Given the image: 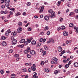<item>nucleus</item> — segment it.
<instances>
[{
	"instance_id": "1",
	"label": "nucleus",
	"mask_w": 78,
	"mask_h": 78,
	"mask_svg": "<svg viewBox=\"0 0 78 78\" xmlns=\"http://www.w3.org/2000/svg\"><path fill=\"white\" fill-rule=\"evenodd\" d=\"M22 28L21 27H19L17 29V32L18 33H20L22 32Z\"/></svg>"
},
{
	"instance_id": "2",
	"label": "nucleus",
	"mask_w": 78,
	"mask_h": 78,
	"mask_svg": "<svg viewBox=\"0 0 78 78\" xmlns=\"http://www.w3.org/2000/svg\"><path fill=\"white\" fill-rule=\"evenodd\" d=\"M17 44V40H13L12 42V45H16Z\"/></svg>"
},
{
	"instance_id": "3",
	"label": "nucleus",
	"mask_w": 78,
	"mask_h": 78,
	"mask_svg": "<svg viewBox=\"0 0 78 78\" xmlns=\"http://www.w3.org/2000/svg\"><path fill=\"white\" fill-rule=\"evenodd\" d=\"M55 12H53L51 13V19H53L54 17H55Z\"/></svg>"
},
{
	"instance_id": "4",
	"label": "nucleus",
	"mask_w": 78,
	"mask_h": 78,
	"mask_svg": "<svg viewBox=\"0 0 78 78\" xmlns=\"http://www.w3.org/2000/svg\"><path fill=\"white\" fill-rule=\"evenodd\" d=\"M7 43L5 41H3L2 43V45H3V46H6V45H7Z\"/></svg>"
},
{
	"instance_id": "5",
	"label": "nucleus",
	"mask_w": 78,
	"mask_h": 78,
	"mask_svg": "<svg viewBox=\"0 0 78 78\" xmlns=\"http://www.w3.org/2000/svg\"><path fill=\"white\" fill-rule=\"evenodd\" d=\"M68 34H69L67 32L64 31L63 32V35L65 36H68Z\"/></svg>"
},
{
	"instance_id": "6",
	"label": "nucleus",
	"mask_w": 78,
	"mask_h": 78,
	"mask_svg": "<svg viewBox=\"0 0 78 78\" xmlns=\"http://www.w3.org/2000/svg\"><path fill=\"white\" fill-rule=\"evenodd\" d=\"M62 50V48L60 46H59L58 48V51H59V52H61Z\"/></svg>"
},
{
	"instance_id": "7",
	"label": "nucleus",
	"mask_w": 78,
	"mask_h": 78,
	"mask_svg": "<svg viewBox=\"0 0 78 78\" xmlns=\"http://www.w3.org/2000/svg\"><path fill=\"white\" fill-rule=\"evenodd\" d=\"M43 41V42H45V41H46V39H43V38H41L40 40V42H42Z\"/></svg>"
},
{
	"instance_id": "8",
	"label": "nucleus",
	"mask_w": 78,
	"mask_h": 78,
	"mask_svg": "<svg viewBox=\"0 0 78 78\" xmlns=\"http://www.w3.org/2000/svg\"><path fill=\"white\" fill-rule=\"evenodd\" d=\"M44 18L45 20H46L47 21L49 20V17H48V16L47 15L45 16L44 17Z\"/></svg>"
},
{
	"instance_id": "9",
	"label": "nucleus",
	"mask_w": 78,
	"mask_h": 78,
	"mask_svg": "<svg viewBox=\"0 0 78 78\" xmlns=\"http://www.w3.org/2000/svg\"><path fill=\"white\" fill-rule=\"evenodd\" d=\"M10 3L9 2H5V5L6 7H9V6Z\"/></svg>"
},
{
	"instance_id": "10",
	"label": "nucleus",
	"mask_w": 78,
	"mask_h": 78,
	"mask_svg": "<svg viewBox=\"0 0 78 78\" xmlns=\"http://www.w3.org/2000/svg\"><path fill=\"white\" fill-rule=\"evenodd\" d=\"M20 15H21V13H20V12H17L15 14V16L16 17L18 16H20Z\"/></svg>"
},
{
	"instance_id": "11",
	"label": "nucleus",
	"mask_w": 78,
	"mask_h": 78,
	"mask_svg": "<svg viewBox=\"0 0 78 78\" xmlns=\"http://www.w3.org/2000/svg\"><path fill=\"white\" fill-rule=\"evenodd\" d=\"M52 61H58V58L56 57H53L52 58Z\"/></svg>"
},
{
	"instance_id": "12",
	"label": "nucleus",
	"mask_w": 78,
	"mask_h": 78,
	"mask_svg": "<svg viewBox=\"0 0 78 78\" xmlns=\"http://www.w3.org/2000/svg\"><path fill=\"white\" fill-rule=\"evenodd\" d=\"M36 41L34 40H33L32 41L31 44L32 45H34L36 44Z\"/></svg>"
},
{
	"instance_id": "13",
	"label": "nucleus",
	"mask_w": 78,
	"mask_h": 78,
	"mask_svg": "<svg viewBox=\"0 0 78 78\" xmlns=\"http://www.w3.org/2000/svg\"><path fill=\"white\" fill-rule=\"evenodd\" d=\"M25 42V39H21L20 41V43H23Z\"/></svg>"
},
{
	"instance_id": "14",
	"label": "nucleus",
	"mask_w": 78,
	"mask_h": 78,
	"mask_svg": "<svg viewBox=\"0 0 78 78\" xmlns=\"http://www.w3.org/2000/svg\"><path fill=\"white\" fill-rule=\"evenodd\" d=\"M30 53L31 55H34V54H35V51H34L32 50L30 51Z\"/></svg>"
},
{
	"instance_id": "15",
	"label": "nucleus",
	"mask_w": 78,
	"mask_h": 78,
	"mask_svg": "<svg viewBox=\"0 0 78 78\" xmlns=\"http://www.w3.org/2000/svg\"><path fill=\"white\" fill-rule=\"evenodd\" d=\"M74 66L76 67L78 66V63L77 62H75L74 64Z\"/></svg>"
},
{
	"instance_id": "16",
	"label": "nucleus",
	"mask_w": 78,
	"mask_h": 78,
	"mask_svg": "<svg viewBox=\"0 0 78 78\" xmlns=\"http://www.w3.org/2000/svg\"><path fill=\"white\" fill-rule=\"evenodd\" d=\"M44 71L46 72H48L49 70H48V69L47 68H45L44 69Z\"/></svg>"
},
{
	"instance_id": "17",
	"label": "nucleus",
	"mask_w": 78,
	"mask_h": 78,
	"mask_svg": "<svg viewBox=\"0 0 78 78\" xmlns=\"http://www.w3.org/2000/svg\"><path fill=\"white\" fill-rule=\"evenodd\" d=\"M11 77L12 78H14L16 77V75L14 74H12L11 75Z\"/></svg>"
},
{
	"instance_id": "18",
	"label": "nucleus",
	"mask_w": 78,
	"mask_h": 78,
	"mask_svg": "<svg viewBox=\"0 0 78 78\" xmlns=\"http://www.w3.org/2000/svg\"><path fill=\"white\" fill-rule=\"evenodd\" d=\"M21 71H22V72H27V69H26V68L22 69L21 70Z\"/></svg>"
},
{
	"instance_id": "19",
	"label": "nucleus",
	"mask_w": 78,
	"mask_h": 78,
	"mask_svg": "<svg viewBox=\"0 0 78 78\" xmlns=\"http://www.w3.org/2000/svg\"><path fill=\"white\" fill-rule=\"evenodd\" d=\"M69 27H74V25L72 23H70L69 25Z\"/></svg>"
},
{
	"instance_id": "20",
	"label": "nucleus",
	"mask_w": 78,
	"mask_h": 78,
	"mask_svg": "<svg viewBox=\"0 0 78 78\" xmlns=\"http://www.w3.org/2000/svg\"><path fill=\"white\" fill-rule=\"evenodd\" d=\"M22 25V23L20 21L18 23V25L20 27H21Z\"/></svg>"
},
{
	"instance_id": "21",
	"label": "nucleus",
	"mask_w": 78,
	"mask_h": 78,
	"mask_svg": "<svg viewBox=\"0 0 78 78\" xmlns=\"http://www.w3.org/2000/svg\"><path fill=\"white\" fill-rule=\"evenodd\" d=\"M69 67V65H68V64H66L65 65L64 67L65 69H67V68H68Z\"/></svg>"
},
{
	"instance_id": "22",
	"label": "nucleus",
	"mask_w": 78,
	"mask_h": 78,
	"mask_svg": "<svg viewBox=\"0 0 78 78\" xmlns=\"http://www.w3.org/2000/svg\"><path fill=\"white\" fill-rule=\"evenodd\" d=\"M31 68L32 69L33 71H35V70H36V68H35V67H33V66H32L31 67Z\"/></svg>"
},
{
	"instance_id": "23",
	"label": "nucleus",
	"mask_w": 78,
	"mask_h": 78,
	"mask_svg": "<svg viewBox=\"0 0 78 78\" xmlns=\"http://www.w3.org/2000/svg\"><path fill=\"white\" fill-rule=\"evenodd\" d=\"M13 34L14 36H15L17 34V32H16V31H14V32H13Z\"/></svg>"
},
{
	"instance_id": "24",
	"label": "nucleus",
	"mask_w": 78,
	"mask_h": 78,
	"mask_svg": "<svg viewBox=\"0 0 78 78\" xmlns=\"http://www.w3.org/2000/svg\"><path fill=\"white\" fill-rule=\"evenodd\" d=\"M65 28L66 27L64 26H62L61 27V30H64Z\"/></svg>"
},
{
	"instance_id": "25",
	"label": "nucleus",
	"mask_w": 78,
	"mask_h": 78,
	"mask_svg": "<svg viewBox=\"0 0 78 78\" xmlns=\"http://www.w3.org/2000/svg\"><path fill=\"white\" fill-rule=\"evenodd\" d=\"M60 4H61V1H59L57 3V6H59V5H60Z\"/></svg>"
},
{
	"instance_id": "26",
	"label": "nucleus",
	"mask_w": 78,
	"mask_h": 78,
	"mask_svg": "<svg viewBox=\"0 0 78 78\" xmlns=\"http://www.w3.org/2000/svg\"><path fill=\"white\" fill-rule=\"evenodd\" d=\"M46 53H47L46 51H43L42 53V55H43V56H44V55H46Z\"/></svg>"
},
{
	"instance_id": "27",
	"label": "nucleus",
	"mask_w": 78,
	"mask_h": 78,
	"mask_svg": "<svg viewBox=\"0 0 78 78\" xmlns=\"http://www.w3.org/2000/svg\"><path fill=\"white\" fill-rule=\"evenodd\" d=\"M1 39L2 40H5V39H6V37L4 36H2L1 37Z\"/></svg>"
},
{
	"instance_id": "28",
	"label": "nucleus",
	"mask_w": 78,
	"mask_h": 78,
	"mask_svg": "<svg viewBox=\"0 0 78 78\" xmlns=\"http://www.w3.org/2000/svg\"><path fill=\"white\" fill-rule=\"evenodd\" d=\"M30 52L29 51H28V50L26 49L25 51V54H27V53H28V52Z\"/></svg>"
},
{
	"instance_id": "29",
	"label": "nucleus",
	"mask_w": 78,
	"mask_h": 78,
	"mask_svg": "<svg viewBox=\"0 0 78 78\" xmlns=\"http://www.w3.org/2000/svg\"><path fill=\"white\" fill-rule=\"evenodd\" d=\"M27 5L28 6H30V5H31V3L30 2H28L27 3Z\"/></svg>"
},
{
	"instance_id": "30",
	"label": "nucleus",
	"mask_w": 78,
	"mask_h": 78,
	"mask_svg": "<svg viewBox=\"0 0 78 78\" xmlns=\"http://www.w3.org/2000/svg\"><path fill=\"white\" fill-rule=\"evenodd\" d=\"M37 47H40V46H41V43H37Z\"/></svg>"
},
{
	"instance_id": "31",
	"label": "nucleus",
	"mask_w": 78,
	"mask_h": 78,
	"mask_svg": "<svg viewBox=\"0 0 78 78\" xmlns=\"http://www.w3.org/2000/svg\"><path fill=\"white\" fill-rule=\"evenodd\" d=\"M58 71L56 70L54 72V74H55V75H57L58 74Z\"/></svg>"
},
{
	"instance_id": "32",
	"label": "nucleus",
	"mask_w": 78,
	"mask_h": 78,
	"mask_svg": "<svg viewBox=\"0 0 78 78\" xmlns=\"http://www.w3.org/2000/svg\"><path fill=\"white\" fill-rule=\"evenodd\" d=\"M27 29L29 31H31V30H32V29L31 27H28Z\"/></svg>"
},
{
	"instance_id": "33",
	"label": "nucleus",
	"mask_w": 78,
	"mask_h": 78,
	"mask_svg": "<svg viewBox=\"0 0 78 78\" xmlns=\"http://www.w3.org/2000/svg\"><path fill=\"white\" fill-rule=\"evenodd\" d=\"M53 11L52 9H50L49 11H48V12L49 13H52L53 12Z\"/></svg>"
},
{
	"instance_id": "34",
	"label": "nucleus",
	"mask_w": 78,
	"mask_h": 78,
	"mask_svg": "<svg viewBox=\"0 0 78 78\" xmlns=\"http://www.w3.org/2000/svg\"><path fill=\"white\" fill-rule=\"evenodd\" d=\"M5 36H8V35L9 34V33L8 32V31H7L6 32L5 34Z\"/></svg>"
},
{
	"instance_id": "35",
	"label": "nucleus",
	"mask_w": 78,
	"mask_h": 78,
	"mask_svg": "<svg viewBox=\"0 0 78 78\" xmlns=\"http://www.w3.org/2000/svg\"><path fill=\"white\" fill-rule=\"evenodd\" d=\"M24 46V45L23 44H22L18 46L19 47H21V48H23Z\"/></svg>"
},
{
	"instance_id": "36",
	"label": "nucleus",
	"mask_w": 78,
	"mask_h": 78,
	"mask_svg": "<svg viewBox=\"0 0 78 78\" xmlns=\"http://www.w3.org/2000/svg\"><path fill=\"white\" fill-rule=\"evenodd\" d=\"M74 14V13H73V12H71L70 13V14H69V16H72V15H73Z\"/></svg>"
},
{
	"instance_id": "37",
	"label": "nucleus",
	"mask_w": 78,
	"mask_h": 78,
	"mask_svg": "<svg viewBox=\"0 0 78 78\" xmlns=\"http://www.w3.org/2000/svg\"><path fill=\"white\" fill-rule=\"evenodd\" d=\"M24 44L25 45H28V42H27V41H25L24 42Z\"/></svg>"
},
{
	"instance_id": "38",
	"label": "nucleus",
	"mask_w": 78,
	"mask_h": 78,
	"mask_svg": "<svg viewBox=\"0 0 78 78\" xmlns=\"http://www.w3.org/2000/svg\"><path fill=\"white\" fill-rule=\"evenodd\" d=\"M41 66H44V61H42L41 63Z\"/></svg>"
},
{
	"instance_id": "39",
	"label": "nucleus",
	"mask_w": 78,
	"mask_h": 78,
	"mask_svg": "<svg viewBox=\"0 0 78 78\" xmlns=\"http://www.w3.org/2000/svg\"><path fill=\"white\" fill-rule=\"evenodd\" d=\"M15 56L16 57V58H18V57L19 56V55L18 54H16L15 55Z\"/></svg>"
},
{
	"instance_id": "40",
	"label": "nucleus",
	"mask_w": 78,
	"mask_h": 78,
	"mask_svg": "<svg viewBox=\"0 0 78 78\" xmlns=\"http://www.w3.org/2000/svg\"><path fill=\"white\" fill-rule=\"evenodd\" d=\"M63 20V19L62 18H60V22H62Z\"/></svg>"
},
{
	"instance_id": "41",
	"label": "nucleus",
	"mask_w": 78,
	"mask_h": 78,
	"mask_svg": "<svg viewBox=\"0 0 78 78\" xmlns=\"http://www.w3.org/2000/svg\"><path fill=\"white\" fill-rule=\"evenodd\" d=\"M50 40H51V42H52L53 43H54L55 42V41H54V40H53V39L50 38Z\"/></svg>"
},
{
	"instance_id": "42",
	"label": "nucleus",
	"mask_w": 78,
	"mask_h": 78,
	"mask_svg": "<svg viewBox=\"0 0 78 78\" xmlns=\"http://www.w3.org/2000/svg\"><path fill=\"white\" fill-rule=\"evenodd\" d=\"M13 50L12 49H10L9 51V52L10 53H11L12 52Z\"/></svg>"
},
{
	"instance_id": "43",
	"label": "nucleus",
	"mask_w": 78,
	"mask_h": 78,
	"mask_svg": "<svg viewBox=\"0 0 78 78\" xmlns=\"http://www.w3.org/2000/svg\"><path fill=\"white\" fill-rule=\"evenodd\" d=\"M0 73H1L2 74H3V73H4L3 70H2H2L0 71Z\"/></svg>"
},
{
	"instance_id": "44",
	"label": "nucleus",
	"mask_w": 78,
	"mask_h": 78,
	"mask_svg": "<svg viewBox=\"0 0 78 78\" xmlns=\"http://www.w3.org/2000/svg\"><path fill=\"white\" fill-rule=\"evenodd\" d=\"M27 50L28 51L30 52V51H31V49H30V48L28 47L27 48Z\"/></svg>"
},
{
	"instance_id": "45",
	"label": "nucleus",
	"mask_w": 78,
	"mask_h": 78,
	"mask_svg": "<svg viewBox=\"0 0 78 78\" xmlns=\"http://www.w3.org/2000/svg\"><path fill=\"white\" fill-rule=\"evenodd\" d=\"M27 41L29 43H30V42H31V40H30L28 39H27Z\"/></svg>"
},
{
	"instance_id": "46",
	"label": "nucleus",
	"mask_w": 78,
	"mask_h": 78,
	"mask_svg": "<svg viewBox=\"0 0 78 78\" xmlns=\"http://www.w3.org/2000/svg\"><path fill=\"white\" fill-rule=\"evenodd\" d=\"M2 8L3 9H4L5 8V6L4 5H2L1 6Z\"/></svg>"
},
{
	"instance_id": "47",
	"label": "nucleus",
	"mask_w": 78,
	"mask_h": 78,
	"mask_svg": "<svg viewBox=\"0 0 78 78\" xmlns=\"http://www.w3.org/2000/svg\"><path fill=\"white\" fill-rule=\"evenodd\" d=\"M27 57L28 58H31V55L29 54H27Z\"/></svg>"
},
{
	"instance_id": "48",
	"label": "nucleus",
	"mask_w": 78,
	"mask_h": 78,
	"mask_svg": "<svg viewBox=\"0 0 78 78\" xmlns=\"http://www.w3.org/2000/svg\"><path fill=\"white\" fill-rule=\"evenodd\" d=\"M75 12L76 13H78V9H76L75 10Z\"/></svg>"
},
{
	"instance_id": "49",
	"label": "nucleus",
	"mask_w": 78,
	"mask_h": 78,
	"mask_svg": "<svg viewBox=\"0 0 78 78\" xmlns=\"http://www.w3.org/2000/svg\"><path fill=\"white\" fill-rule=\"evenodd\" d=\"M47 35H49V34H50V31H48L47 33Z\"/></svg>"
},
{
	"instance_id": "50",
	"label": "nucleus",
	"mask_w": 78,
	"mask_h": 78,
	"mask_svg": "<svg viewBox=\"0 0 78 78\" xmlns=\"http://www.w3.org/2000/svg\"><path fill=\"white\" fill-rule=\"evenodd\" d=\"M66 53V51L63 50L62 52L61 53L63 55V54H64V53Z\"/></svg>"
},
{
	"instance_id": "51",
	"label": "nucleus",
	"mask_w": 78,
	"mask_h": 78,
	"mask_svg": "<svg viewBox=\"0 0 78 78\" xmlns=\"http://www.w3.org/2000/svg\"><path fill=\"white\" fill-rule=\"evenodd\" d=\"M45 30H48V27L47 26H46L45 27Z\"/></svg>"
},
{
	"instance_id": "52",
	"label": "nucleus",
	"mask_w": 78,
	"mask_h": 78,
	"mask_svg": "<svg viewBox=\"0 0 78 78\" xmlns=\"http://www.w3.org/2000/svg\"><path fill=\"white\" fill-rule=\"evenodd\" d=\"M40 17L41 18V19H42L44 17V15H41L40 16Z\"/></svg>"
},
{
	"instance_id": "53",
	"label": "nucleus",
	"mask_w": 78,
	"mask_h": 78,
	"mask_svg": "<svg viewBox=\"0 0 78 78\" xmlns=\"http://www.w3.org/2000/svg\"><path fill=\"white\" fill-rule=\"evenodd\" d=\"M43 11V10H42V9H41L39 11V13H41Z\"/></svg>"
},
{
	"instance_id": "54",
	"label": "nucleus",
	"mask_w": 78,
	"mask_h": 78,
	"mask_svg": "<svg viewBox=\"0 0 78 78\" xmlns=\"http://www.w3.org/2000/svg\"><path fill=\"white\" fill-rule=\"evenodd\" d=\"M31 71V69L30 68H29L28 69V72H30Z\"/></svg>"
},
{
	"instance_id": "55",
	"label": "nucleus",
	"mask_w": 78,
	"mask_h": 78,
	"mask_svg": "<svg viewBox=\"0 0 78 78\" xmlns=\"http://www.w3.org/2000/svg\"><path fill=\"white\" fill-rule=\"evenodd\" d=\"M29 24H30V23H28L25 26V27H28V25H29Z\"/></svg>"
},
{
	"instance_id": "56",
	"label": "nucleus",
	"mask_w": 78,
	"mask_h": 78,
	"mask_svg": "<svg viewBox=\"0 0 78 78\" xmlns=\"http://www.w3.org/2000/svg\"><path fill=\"white\" fill-rule=\"evenodd\" d=\"M7 13H8V11L5 10L4 12V14H6Z\"/></svg>"
},
{
	"instance_id": "57",
	"label": "nucleus",
	"mask_w": 78,
	"mask_h": 78,
	"mask_svg": "<svg viewBox=\"0 0 78 78\" xmlns=\"http://www.w3.org/2000/svg\"><path fill=\"white\" fill-rule=\"evenodd\" d=\"M45 50H48V47H46L44 48Z\"/></svg>"
},
{
	"instance_id": "58",
	"label": "nucleus",
	"mask_w": 78,
	"mask_h": 78,
	"mask_svg": "<svg viewBox=\"0 0 78 78\" xmlns=\"http://www.w3.org/2000/svg\"><path fill=\"white\" fill-rule=\"evenodd\" d=\"M14 37H11V40H12H12H14Z\"/></svg>"
},
{
	"instance_id": "59",
	"label": "nucleus",
	"mask_w": 78,
	"mask_h": 78,
	"mask_svg": "<svg viewBox=\"0 0 78 78\" xmlns=\"http://www.w3.org/2000/svg\"><path fill=\"white\" fill-rule=\"evenodd\" d=\"M66 62H67V60L65 59L63 60V62L64 63H66Z\"/></svg>"
},
{
	"instance_id": "60",
	"label": "nucleus",
	"mask_w": 78,
	"mask_h": 78,
	"mask_svg": "<svg viewBox=\"0 0 78 78\" xmlns=\"http://www.w3.org/2000/svg\"><path fill=\"white\" fill-rule=\"evenodd\" d=\"M5 2H10V0H5Z\"/></svg>"
},
{
	"instance_id": "61",
	"label": "nucleus",
	"mask_w": 78,
	"mask_h": 78,
	"mask_svg": "<svg viewBox=\"0 0 78 78\" xmlns=\"http://www.w3.org/2000/svg\"><path fill=\"white\" fill-rule=\"evenodd\" d=\"M4 13V11H1V13L2 14H3Z\"/></svg>"
},
{
	"instance_id": "62",
	"label": "nucleus",
	"mask_w": 78,
	"mask_h": 78,
	"mask_svg": "<svg viewBox=\"0 0 78 78\" xmlns=\"http://www.w3.org/2000/svg\"><path fill=\"white\" fill-rule=\"evenodd\" d=\"M62 67V65H60L58 66L59 68H61V67Z\"/></svg>"
},
{
	"instance_id": "63",
	"label": "nucleus",
	"mask_w": 78,
	"mask_h": 78,
	"mask_svg": "<svg viewBox=\"0 0 78 78\" xmlns=\"http://www.w3.org/2000/svg\"><path fill=\"white\" fill-rule=\"evenodd\" d=\"M66 44H69V41H66Z\"/></svg>"
},
{
	"instance_id": "64",
	"label": "nucleus",
	"mask_w": 78,
	"mask_h": 78,
	"mask_svg": "<svg viewBox=\"0 0 78 78\" xmlns=\"http://www.w3.org/2000/svg\"><path fill=\"white\" fill-rule=\"evenodd\" d=\"M76 33H78V28H77L76 29Z\"/></svg>"
}]
</instances>
